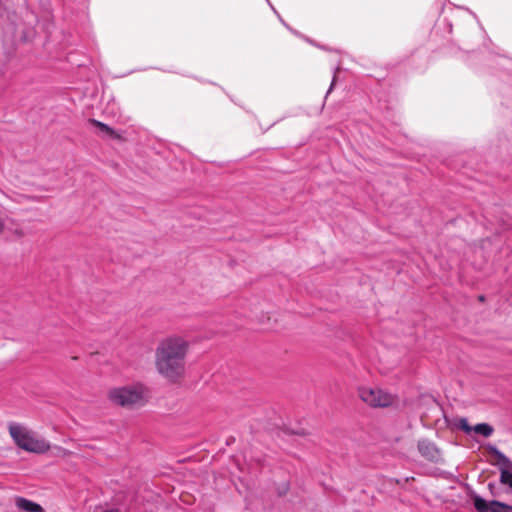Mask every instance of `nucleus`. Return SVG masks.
I'll return each mask as SVG.
<instances>
[{
	"label": "nucleus",
	"mask_w": 512,
	"mask_h": 512,
	"mask_svg": "<svg viewBox=\"0 0 512 512\" xmlns=\"http://www.w3.org/2000/svg\"><path fill=\"white\" fill-rule=\"evenodd\" d=\"M108 399L116 406L134 409L144 406L150 399L149 389L142 383L114 387L108 391Z\"/></svg>",
	"instance_id": "nucleus-2"
},
{
	"label": "nucleus",
	"mask_w": 512,
	"mask_h": 512,
	"mask_svg": "<svg viewBox=\"0 0 512 512\" xmlns=\"http://www.w3.org/2000/svg\"><path fill=\"white\" fill-rule=\"evenodd\" d=\"M500 460V482L512 488V462L502 453H498Z\"/></svg>",
	"instance_id": "nucleus-6"
},
{
	"label": "nucleus",
	"mask_w": 512,
	"mask_h": 512,
	"mask_svg": "<svg viewBox=\"0 0 512 512\" xmlns=\"http://www.w3.org/2000/svg\"><path fill=\"white\" fill-rule=\"evenodd\" d=\"M189 347V341L183 336L171 335L161 340L155 350L157 372L172 383L178 382L185 374Z\"/></svg>",
	"instance_id": "nucleus-1"
},
{
	"label": "nucleus",
	"mask_w": 512,
	"mask_h": 512,
	"mask_svg": "<svg viewBox=\"0 0 512 512\" xmlns=\"http://www.w3.org/2000/svg\"><path fill=\"white\" fill-rule=\"evenodd\" d=\"M458 427L466 433H469L473 428L470 427L466 418H460Z\"/></svg>",
	"instance_id": "nucleus-11"
},
{
	"label": "nucleus",
	"mask_w": 512,
	"mask_h": 512,
	"mask_svg": "<svg viewBox=\"0 0 512 512\" xmlns=\"http://www.w3.org/2000/svg\"><path fill=\"white\" fill-rule=\"evenodd\" d=\"M89 122L97 127L101 132L105 133L106 136L113 138V139H122L121 135L116 132L114 129L106 125L105 123H102L95 119H90Z\"/></svg>",
	"instance_id": "nucleus-9"
},
{
	"label": "nucleus",
	"mask_w": 512,
	"mask_h": 512,
	"mask_svg": "<svg viewBox=\"0 0 512 512\" xmlns=\"http://www.w3.org/2000/svg\"><path fill=\"white\" fill-rule=\"evenodd\" d=\"M473 503L478 512H512V506L496 500L488 503L478 495L473 496Z\"/></svg>",
	"instance_id": "nucleus-5"
},
{
	"label": "nucleus",
	"mask_w": 512,
	"mask_h": 512,
	"mask_svg": "<svg viewBox=\"0 0 512 512\" xmlns=\"http://www.w3.org/2000/svg\"><path fill=\"white\" fill-rule=\"evenodd\" d=\"M8 431L16 446L26 452L43 454L50 449L49 443L26 426L12 422Z\"/></svg>",
	"instance_id": "nucleus-3"
},
{
	"label": "nucleus",
	"mask_w": 512,
	"mask_h": 512,
	"mask_svg": "<svg viewBox=\"0 0 512 512\" xmlns=\"http://www.w3.org/2000/svg\"><path fill=\"white\" fill-rule=\"evenodd\" d=\"M473 430L475 433L477 434H481L483 435L484 437H489L492 435L494 429L491 425L487 424V423H480V424H477L473 427Z\"/></svg>",
	"instance_id": "nucleus-10"
},
{
	"label": "nucleus",
	"mask_w": 512,
	"mask_h": 512,
	"mask_svg": "<svg viewBox=\"0 0 512 512\" xmlns=\"http://www.w3.org/2000/svg\"><path fill=\"white\" fill-rule=\"evenodd\" d=\"M360 399L371 407H388L395 401V396L380 389L368 386L360 387L358 390Z\"/></svg>",
	"instance_id": "nucleus-4"
},
{
	"label": "nucleus",
	"mask_w": 512,
	"mask_h": 512,
	"mask_svg": "<svg viewBox=\"0 0 512 512\" xmlns=\"http://www.w3.org/2000/svg\"><path fill=\"white\" fill-rule=\"evenodd\" d=\"M420 454L429 461H436L439 458V451L434 443L428 440L418 442Z\"/></svg>",
	"instance_id": "nucleus-8"
},
{
	"label": "nucleus",
	"mask_w": 512,
	"mask_h": 512,
	"mask_svg": "<svg viewBox=\"0 0 512 512\" xmlns=\"http://www.w3.org/2000/svg\"><path fill=\"white\" fill-rule=\"evenodd\" d=\"M14 504L20 512H46L40 504L22 496L15 497Z\"/></svg>",
	"instance_id": "nucleus-7"
}]
</instances>
